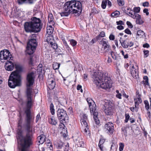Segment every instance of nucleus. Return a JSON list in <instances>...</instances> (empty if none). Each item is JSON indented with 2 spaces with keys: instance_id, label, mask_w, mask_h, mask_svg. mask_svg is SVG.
I'll return each mask as SVG.
<instances>
[{
  "instance_id": "obj_21",
  "label": "nucleus",
  "mask_w": 151,
  "mask_h": 151,
  "mask_svg": "<svg viewBox=\"0 0 151 151\" xmlns=\"http://www.w3.org/2000/svg\"><path fill=\"white\" fill-rule=\"evenodd\" d=\"M105 139L103 137H101L100 139L98 146L101 151H103V150L104 146L103 144L105 142Z\"/></svg>"
},
{
  "instance_id": "obj_56",
  "label": "nucleus",
  "mask_w": 151,
  "mask_h": 151,
  "mask_svg": "<svg viewBox=\"0 0 151 151\" xmlns=\"http://www.w3.org/2000/svg\"><path fill=\"white\" fill-rule=\"evenodd\" d=\"M116 23L117 25H122L124 24V23L121 20H120L119 21H117L116 22Z\"/></svg>"
},
{
  "instance_id": "obj_10",
  "label": "nucleus",
  "mask_w": 151,
  "mask_h": 151,
  "mask_svg": "<svg viewBox=\"0 0 151 151\" xmlns=\"http://www.w3.org/2000/svg\"><path fill=\"white\" fill-rule=\"evenodd\" d=\"M104 130L109 135L112 134L114 131L113 124L111 122L106 123L104 126Z\"/></svg>"
},
{
  "instance_id": "obj_49",
  "label": "nucleus",
  "mask_w": 151,
  "mask_h": 151,
  "mask_svg": "<svg viewBox=\"0 0 151 151\" xmlns=\"http://www.w3.org/2000/svg\"><path fill=\"white\" fill-rule=\"evenodd\" d=\"M121 52L122 55L124 56V57L125 59H127L128 58V55L127 54H124V52L123 50L121 51Z\"/></svg>"
},
{
  "instance_id": "obj_11",
  "label": "nucleus",
  "mask_w": 151,
  "mask_h": 151,
  "mask_svg": "<svg viewBox=\"0 0 151 151\" xmlns=\"http://www.w3.org/2000/svg\"><path fill=\"white\" fill-rule=\"evenodd\" d=\"M121 39L122 38L121 37L119 41L122 46L124 48H127L129 47H131L134 45V43L128 39L122 41Z\"/></svg>"
},
{
  "instance_id": "obj_13",
  "label": "nucleus",
  "mask_w": 151,
  "mask_h": 151,
  "mask_svg": "<svg viewBox=\"0 0 151 151\" xmlns=\"http://www.w3.org/2000/svg\"><path fill=\"white\" fill-rule=\"evenodd\" d=\"M99 44L101 45L104 49L106 50V52H108L109 51L110 46L108 42L105 39L103 38L100 42Z\"/></svg>"
},
{
  "instance_id": "obj_30",
  "label": "nucleus",
  "mask_w": 151,
  "mask_h": 151,
  "mask_svg": "<svg viewBox=\"0 0 151 151\" xmlns=\"http://www.w3.org/2000/svg\"><path fill=\"white\" fill-rule=\"evenodd\" d=\"M105 36V33L104 31L101 32L100 34L97 36L96 37V39L97 40H98L100 38V37H104Z\"/></svg>"
},
{
  "instance_id": "obj_43",
  "label": "nucleus",
  "mask_w": 151,
  "mask_h": 151,
  "mask_svg": "<svg viewBox=\"0 0 151 151\" xmlns=\"http://www.w3.org/2000/svg\"><path fill=\"white\" fill-rule=\"evenodd\" d=\"M70 43L73 46H75L77 44L76 41L73 40L72 39L70 40Z\"/></svg>"
},
{
  "instance_id": "obj_3",
  "label": "nucleus",
  "mask_w": 151,
  "mask_h": 151,
  "mask_svg": "<svg viewBox=\"0 0 151 151\" xmlns=\"http://www.w3.org/2000/svg\"><path fill=\"white\" fill-rule=\"evenodd\" d=\"M93 82L98 87L106 89L111 88L110 78L101 72H94L92 75Z\"/></svg>"
},
{
  "instance_id": "obj_8",
  "label": "nucleus",
  "mask_w": 151,
  "mask_h": 151,
  "mask_svg": "<svg viewBox=\"0 0 151 151\" xmlns=\"http://www.w3.org/2000/svg\"><path fill=\"white\" fill-rule=\"evenodd\" d=\"M57 116L62 124L65 123L68 119L66 111L63 109H58L57 111Z\"/></svg>"
},
{
  "instance_id": "obj_51",
  "label": "nucleus",
  "mask_w": 151,
  "mask_h": 151,
  "mask_svg": "<svg viewBox=\"0 0 151 151\" xmlns=\"http://www.w3.org/2000/svg\"><path fill=\"white\" fill-rule=\"evenodd\" d=\"M145 57H147L149 55V51L148 50H143Z\"/></svg>"
},
{
  "instance_id": "obj_46",
  "label": "nucleus",
  "mask_w": 151,
  "mask_h": 151,
  "mask_svg": "<svg viewBox=\"0 0 151 151\" xmlns=\"http://www.w3.org/2000/svg\"><path fill=\"white\" fill-rule=\"evenodd\" d=\"M125 122H127L130 119V116H129V114H126L125 115Z\"/></svg>"
},
{
  "instance_id": "obj_55",
  "label": "nucleus",
  "mask_w": 151,
  "mask_h": 151,
  "mask_svg": "<svg viewBox=\"0 0 151 151\" xmlns=\"http://www.w3.org/2000/svg\"><path fill=\"white\" fill-rule=\"evenodd\" d=\"M143 12L144 13H146V14L147 16H148L149 14L148 9H144L143 10Z\"/></svg>"
},
{
  "instance_id": "obj_9",
  "label": "nucleus",
  "mask_w": 151,
  "mask_h": 151,
  "mask_svg": "<svg viewBox=\"0 0 151 151\" xmlns=\"http://www.w3.org/2000/svg\"><path fill=\"white\" fill-rule=\"evenodd\" d=\"M89 107L90 109L91 113V115H93V118L96 123L97 124H99L100 123L99 120L98 119L97 116L98 112L96 110V105L93 104V105H91V103H89Z\"/></svg>"
},
{
  "instance_id": "obj_58",
  "label": "nucleus",
  "mask_w": 151,
  "mask_h": 151,
  "mask_svg": "<svg viewBox=\"0 0 151 151\" xmlns=\"http://www.w3.org/2000/svg\"><path fill=\"white\" fill-rule=\"evenodd\" d=\"M125 32L127 33L128 34H131V31L130 30L127 28L126 29L125 31Z\"/></svg>"
},
{
  "instance_id": "obj_52",
  "label": "nucleus",
  "mask_w": 151,
  "mask_h": 151,
  "mask_svg": "<svg viewBox=\"0 0 151 151\" xmlns=\"http://www.w3.org/2000/svg\"><path fill=\"white\" fill-rule=\"evenodd\" d=\"M47 147L48 148H49L50 150H52L53 147L51 143L50 142H48V144L47 145Z\"/></svg>"
},
{
  "instance_id": "obj_25",
  "label": "nucleus",
  "mask_w": 151,
  "mask_h": 151,
  "mask_svg": "<svg viewBox=\"0 0 151 151\" xmlns=\"http://www.w3.org/2000/svg\"><path fill=\"white\" fill-rule=\"evenodd\" d=\"M46 40L48 43L49 44L52 43L53 42H55L53 37L51 35H48L47 36Z\"/></svg>"
},
{
  "instance_id": "obj_59",
  "label": "nucleus",
  "mask_w": 151,
  "mask_h": 151,
  "mask_svg": "<svg viewBox=\"0 0 151 151\" xmlns=\"http://www.w3.org/2000/svg\"><path fill=\"white\" fill-rule=\"evenodd\" d=\"M106 1L108 6H109V7H111L112 5L111 2L109 0H106Z\"/></svg>"
},
{
  "instance_id": "obj_62",
  "label": "nucleus",
  "mask_w": 151,
  "mask_h": 151,
  "mask_svg": "<svg viewBox=\"0 0 151 151\" xmlns=\"http://www.w3.org/2000/svg\"><path fill=\"white\" fill-rule=\"evenodd\" d=\"M112 62V60L110 57H108V59L107 60V62L108 63H111Z\"/></svg>"
},
{
  "instance_id": "obj_47",
  "label": "nucleus",
  "mask_w": 151,
  "mask_h": 151,
  "mask_svg": "<svg viewBox=\"0 0 151 151\" xmlns=\"http://www.w3.org/2000/svg\"><path fill=\"white\" fill-rule=\"evenodd\" d=\"M29 64L31 66H33V60L32 57H31L29 59Z\"/></svg>"
},
{
  "instance_id": "obj_60",
  "label": "nucleus",
  "mask_w": 151,
  "mask_h": 151,
  "mask_svg": "<svg viewBox=\"0 0 151 151\" xmlns=\"http://www.w3.org/2000/svg\"><path fill=\"white\" fill-rule=\"evenodd\" d=\"M109 39L110 40H113L114 39V36L112 34H111L109 36Z\"/></svg>"
},
{
  "instance_id": "obj_40",
  "label": "nucleus",
  "mask_w": 151,
  "mask_h": 151,
  "mask_svg": "<svg viewBox=\"0 0 151 151\" xmlns=\"http://www.w3.org/2000/svg\"><path fill=\"white\" fill-rule=\"evenodd\" d=\"M116 92L117 94L116 95V97L119 98V99H122V93H120L118 90H116Z\"/></svg>"
},
{
  "instance_id": "obj_24",
  "label": "nucleus",
  "mask_w": 151,
  "mask_h": 151,
  "mask_svg": "<svg viewBox=\"0 0 151 151\" xmlns=\"http://www.w3.org/2000/svg\"><path fill=\"white\" fill-rule=\"evenodd\" d=\"M45 137V135L42 134L38 137L39 142L41 144H43L44 142L46 141Z\"/></svg>"
},
{
  "instance_id": "obj_28",
  "label": "nucleus",
  "mask_w": 151,
  "mask_h": 151,
  "mask_svg": "<svg viewBox=\"0 0 151 151\" xmlns=\"http://www.w3.org/2000/svg\"><path fill=\"white\" fill-rule=\"evenodd\" d=\"M137 36H139L140 38L144 37H145V33L143 31L141 30L137 31Z\"/></svg>"
},
{
  "instance_id": "obj_2",
  "label": "nucleus",
  "mask_w": 151,
  "mask_h": 151,
  "mask_svg": "<svg viewBox=\"0 0 151 151\" xmlns=\"http://www.w3.org/2000/svg\"><path fill=\"white\" fill-rule=\"evenodd\" d=\"M63 8L65 11L60 13L62 17L68 16L71 13H77L79 15L81 13L82 10L81 2L76 0H72L66 2Z\"/></svg>"
},
{
  "instance_id": "obj_7",
  "label": "nucleus",
  "mask_w": 151,
  "mask_h": 151,
  "mask_svg": "<svg viewBox=\"0 0 151 151\" xmlns=\"http://www.w3.org/2000/svg\"><path fill=\"white\" fill-rule=\"evenodd\" d=\"M103 105L105 108L104 111L106 114L109 115H113L114 113L113 108L114 104L112 101L105 100L104 102Z\"/></svg>"
},
{
  "instance_id": "obj_5",
  "label": "nucleus",
  "mask_w": 151,
  "mask_h": 151,
  "mask_svg": "<svg viewBox=\"0 0 151 151\" xmlns=\"http://www.w3.org/2000/svg\"><path fill=\"white\" fill-rule=\"evenodd\" d=\"M0 59L2 62L6 60L5 65V69L8 71L12 70L14 67V61L11 54L8 50H4L0 52Z\"/></svg>"
},
{
  "instance_id": "obj_57",
  "label": "nucleus",
  "mask_w": 151,
  "mask_h": 151,
  "mask_svg": "<svg viewBox=\"0 0 151 151\" xmlns=\"http://www.w3.org/2000/svg\"><path fill=\"white\" fill-rule=\"evenodd\" d=\"M40 118H41V117H40V113H39L36 116V122H37L39 120V119H40Z\"/></svg>"
},
{
  "instance_id": "obj_15",
  "label": "nucleus",
  "mask_w": 151,
  "mask_h": 151,
  "mask_svg": "<svg viewBox=\"0 0 151 151\" xmlns=\"http://www.w3.org/2000/svg\"><path fill=\"white\" fill-rule=\"evenodd\" d=\"M87 115L86 114H83L80 120L82 126L86 127L88 126V124L87 122Z\"/></svg>"
},
{
  "instance_id": "obj_34",
  "label": "nucleus",
  "mask_w": 151,
  "mask_h": 151,
  "mask_svg": "<svg viewBox=\"0 0 151 151\" xmlns=\"http://www.w3.org/2000/svg\"><path fill=\"white\" fill-rule=\"evenodd\" d=\"M143 79L145 81H143V82H144V84L145 85L149 86L148 77L147 76H145L144 77Z\"/></svg>"
},
{
  "instance_id": "obj_36",
  "label": "nucleus",
  "mask_w": 151,
  "mask_h": 151,
  "mask_svg": "<svg viewBox=\"0 0 151 151\" xmlns=\"http://www.w3.org/2000/svg\"><path fill=\"white\" fill-rule=\"evenodd\" d=\"M144 103L145 105V108L148 111L150 109V106L148 101L147 100L145 101H144Z\"/></svg>"
},
{
  "instance_id": "obj_18",
  "label": "nucleus",
  "mask_w": 151,
  "mask_h": 151,
  "mask_svg": "<svg viewBox=\"0 0 151 151\" xmlns=\"http://www.w3.org/2000/svg\"><path fill=\"white\" fill-rule=\"evenodd\" d=\"M36 49L35 48H33V47L27 45L26 52L29 55L33 54Z\"/></svg>"
},
{
  "instance_id": "obj_54",
  "label": "nucleus",
  "mask_w": 151,
  "mask_h": 151,
  "mask_svg": "<svg viewBox=\"0 0 151 151\" xmlns=\"http://www.w3.org/2000/svg\"><path fill=\"white\" fill-rule=\"evenodd\" d=\"M127 24L128 26L130 28H132L133 27L132 25L131 22L129 21H127Z\"/></svg>"
},
{
  "instance_id": "obj_42",
  "label": "nucleus",
  "mask_w": 151,
  "mask_h": 151,
  "mask_svg": "<svg viewBox=\"0 0 151 151\" xmlns=\"http://www.w3.org/2000/svg\"><path fill=\"white\" fill-rule=\"evenodd\" d=\"M137 110H136V107L134 106V107H130V110L132 112H134L135 111L136 112H137L138 111V110L139 109L138 106H137Z\"/></svg>"
},
{
  "instance_id": "obj_63",
  "label": "nucleus",
  "mask_w": 151,
  "mask_h": 151,
  "mask_svg": "<svg viewBox=\"0 0 151 151\" xmlns=\"http://www.w3.org/2000/svg\"><path fill=\"white\" fill-rule=\"evenodd\" d=\"M149 3L148 2H145L143 3V6H149Z\"/></svg>"
},
{
  "instance_id": "obj_64",
  "label": "nucleus",
  "mask_w": 151,
  "mask_h": 151,
  "mask_svg": "<svg viewBox=\"0 0 151 151\" xmlns=\"http://www.w3.org/2000/svg\"><path fill=\"white\" fill-rule=\"evenodd\" d=\"M136 96L137 98L140 97V95L139 94V92L138 91H137L136 93Z\"/></svg>"
},
{
  "instance_id": "obj_33",
  "label": "nucleus",
  "mask_w": 151,
  "mask_h": 151,
  "mask_svg": "<svg viewBox=\"0 0 151 151\" xmlns=\"http://www.w3.org/2000/svg\"><path fill=\"white\" fill-rule=\"evenodd\" d=\"M17 1L19 4H21L26 3H29V0H17Z\"/></svg>"
},
{
  "instance_id": "obj_53",
  "label": "nucleus",
  "mask_w": 151,
  "mask_h": 151,
  "mask_svg": "<svg viewBox=\"0 0 151 151\" xmlns=\"http://www.w3.org/2000/svg\"><path fill=\"white\" fill-rule=\"evenodd\" d=\"M121 92L122 93V95L124 97H125L127 99L128 98L129 96L126 95L124 91H121Z\"/></svg>"
},
{
  "instance_id": "obj_45",
  "label": "nucleus",
  "mask_w": 151,
  "mask_h": 151,
  "mask_svg": "<svg viewBox=\"0 0 151 151\" xmlns=\"http://www.w3.org/2000/svg\"><path fill=\"white\" fill-rule=\"evenodd\" d=\"M119 150L120 151H122L124 147V145L123 143H120L119 144Z\"/></svg>"
},
{
  "instance_id": "obj_4",
  "label": "nucleus",
  "mask_w": 151,
  "mask_h": 151,
  "mask_svg": "<svg viewBox=\"0 0 151 151\" xmlns=\"http://www.w3.org/2000/svg\"><path fill=\"white\" fill-rule=\"evenodd\" d=\"M24 26L26 32L37 33L40 31L42 25L39 18L33 17L32 18L30 22H25Z\"/></svg>"
},
{
  "instance_id": "obj_19",
  "label": "nucleus",
  "mask_w": 151,
  "mask_h": 151,
  "mask_svg": "<svg viewBox=\"0 0 151 151\" xmlns=\"http://www.w3.org/2000/svg\"><path fill=\"white\" fill-rule=\"evenodd\" d=\"M48 122L50 124L55 126L57 124V120L55 119L54 117L53 116L49 118Z\"/></svg>"
},
{
  "instance_id": "obj_23",
  "label": "nucleus",
  "mask_w": 151,
  "mask_h": 151,
  "mask_svg": "<svg viewBox=\"0 0 151 151\" xmlns=\"http://www.w3.org/2000/svg\"><path fill=\"white\" fill-rule=\"evenodd\" d=\"M130 72L131 74L133 77H136L138 75V70L135 69L133 66L132 67Z\"/></svg>"
},
{
  "instance_id": "obj_35",
  "label": "nucleus",
  "mask_w": 151,
  "mask_h": 151,
  "mask_svg": "<svg viewBox=\"0 0 151 151\" xmlns=\"http://www.w3.org/2000/svg\"><path fill=\"white\" fill-rule=\"evenodd\" d=\"M127 11L126 12V14L128 15L130 17H132V16H132V14H131L130 13H132V15H134V13H133L132 12H133V11L130 8H128L127 9Z\"/></svg>"
},
{
  "instance_id": "obj_61",
  "label": "nucleus",
  "mask_w": 151,
  "mask_h": 151,
  "mask_svg": "<svg viewBox=\"0 0 151 151\" xmlns=\"http://www.w3.org/2000/svg\"><path fill=\"white\" fill-rule=\"evenodd\" d=\"M117 28L120 30L123 29H124V27L121 25L118 26L117 27Z\"/></svg>"
},
{
  "instance_id": "obj_38",
  "label": "nucleus",
  "mask_w": 151,
  "mask_h": 151,
  "mask_svg": "<svg viewBox=\"0 0 151 151\" xmlns=\"http://www.w3.org/2000/svg\"><path fill=\"white\" fill-rule=\"evenodd\" d=\"M98 11L95 8H93L91 10V12L90 13L91 14H95L98 13Z\"/></svg>"
},
{
  "instance_id": "obj_20",
  "label": "nucleus",
  "mask_w": 151,
  "mask_h": 151,
  "mask_svg": "<svg viewBox=\"0 0 151 151\" xmlns=\"http://www.w3.org/2000/svg\"><path fill=\"white\" fill-rule=\"evenodd\" d=\"M48 82V88L50 90H52L54 88L55 85V83L54 79L52 80H49Z\"/></svg>"
},
{
  "instance_id": "obj_14",
  "label": "nucleus",
  "mask_w": 151,
  "mask_h": 151,
  "mask_svg": "<svg viewBox=\"0 0 151 151\" xmlns=\"http://www.w3.org/2000/svg\"><path fill=\"white\" fill-rule=\"evenodd\" d=\"M32 37L34 38L33 39H30L29 40L28 42L27 43V45L32 47H33V48H36L37 45L36 43V40L34 38L36 37V35L35 34H33L32 35Z\"/></svg>"
},
{
  "instance_id": "obj_44",
  "label": "nucleus",
  "mask_w": 151,
  "mask_h": 151,
  "mask_svg": "<svg viewBox=\"0 0 151 151\" xmlns=\"http://www.w3.org/2000/svg\"><path fill=\"white\" fill-rule=\"evenodd\" d=\"M140 8L139 7H134V8L133 12L137 13L140 12Z\"/></svg>"
},
{
  "instance_id": "obj_22",
  "label": "nucleus",
  "mask_w": 151,
  "mask_h": 151,
  "mask_svg": "<svg viewBox=\"0 0 151 151\" xmlns=\"http://www.w3.org/2000/svg\"><path fill=\"white\" fill-rule=\"evenodd\" d=\"M53 17L52 14H49L48 16V22L49 24H51L53 26L55 24V22L53 20Z\"/></svg>"
},
{
  "instance_id": "obj_41",
  "label": "nucleus",
  "mask_w": 151,
  "mask_h": 151,
  "mask_svg": "<svg viewBox=\"0 0 151 151\" xmlns=\"http://www.w3.org/2000/svg\"><path fill=\"white\" fill-rule=\"evenodd\" d=\"M51 46L54 49H56L58 48L57 45L56 43H55V42H53L52 43H51L50 44Z\"/></svg>"
},
{
  "instance_id": "obj_12",
  "label": "nucleus",
  "mask_w": 151,
  "mask_h": 151,
  "mask_svg": "<svg viewBox=\"0 0 151 151\" xmlns=\"http://www.w3.org/2000/svg\"><path fill=\"white\" fill-rule=\"evenodd\" d=\"M132 13H134V15H132V13H131L132 14V17L133 19H136V23L137 24H142L144 22L141 18V16L139 14L135 13L134 12H132Z\"/></svg>"
},
{
  "instance_id": "obj_37",
  "label": "nucleus",
  "mask_w": 151,
  "mask_h": 151,
  "mask_svg": "<svg viewBox=\"0 0 151 151\" xmlns=\"http://www.w3.org/2000/svg\"><path fill=\"white\" fill-rule=\"evenodd\" d=\"M107 5V3L106 0H103L102 1L101 6L103 9H105L106 8V6Z\"/></svg>"
},
{
  "instance_id": "obj_26",
  "label": "nucleus",
  "mask_w": 151,
  "mask_h": 151,
  "mask_svg": "<svg viewBox=\"0 0 151 151\" xmlns=\"http://www.w3.org/2000/svg\"><path fill=\"white\" fill-rule=\"evenodd\" d=\"M52 25L49 24L47 27V32L48 35H51L53 32V29L52 27Z\"/></svg>"
},
{
  "instance_id": "obj_16",
  "label": "nucleus",
  "mask_w": 151,
  "mask_h": 151,
  "mask_svg": "<svg viewBox=\"0 0 151 151\" xmlns=\"http://www.w3.org/2000/svg\"><path fill=\"white\" fill-rule=\"evenodd\" d=\"M15 68L16 70L15 71H14L12 73H16L18 75H19L20 78H21V77L20 73L23 70V67L22 66L19 65H15Z\"/></svg>"
},
{
  "instance_id": "obj_29",
  "label": "nucleus",
  "mask_w": 151,
  "mask_h": 151,
  "mask_svg": "<svg viewBox=\"0 0 151 151\" xmlns=\"http://www.w3.org/2000/svg\"><path fill=\"white\" fill-rule=\"evenodd\" d=\"M50 108L51 114L52 115H54L55 114V109L54 105L52 103H51L50 106Z\"/></svg>"
},
{
  "instance_id": "obj_32",
  "label": "nucleus",
  "mask_w": 151,
  "mask_h": 151,
  "mask_svg": "<svg viewBox=\"0 0 151 151\" xmlns=\"http://www.w3.org/2000/svg\"><path fill=\"white\" fill-rule=\"evenodd\" d=\"M60 64L57 63H55L53 64L52 65L53 69L57 70L59 69L60 67Z\"/></svg>"
},
{
  "instance_id": "obj_39",
  "label": "nucleus",
  "mask_w": 151,
  "mask_h": 151,
  "mask_svg": "<svg viewBox=\"0 0 151 151\" xmlns=\"http://www.w3.org/2000/svg\"><path fill=\"white\" fill-rule=\"evenodd\" d=\"M117 2L119 6H123L124 5V3L123 0H117Z\"/></svg>"
},
{
  "instance_id": "obj_31",
  "label": "nucleus",
  "mask_w": 151,
  "mask_h": 151,
  "mask_svg": "<svg viewBox=\"0 0 151 151\" xmlns=\"http://www.w3.org/2000/svg\"><path fill=\"white\" fill-rule=\"evenodd\" d=\"M120 14L119 11H116L113 12L111 14V16L112 17H117Z\"/></svg>"
},
{
  "instance_id": "obj_48",
  "label": "nucleus",
  "mask_w": 151,
  "mask_h": 151,
  "mask_svg": "<svg viewBox=\"0 0 151 151\" xmlns=\"http://www.w3.org/2000/svg\"><path fill=\"white\" fill-rule=\"evenodd\" d=\"M111 55L112 58L114 60H116L117 59V57L115 55L114 53L111 51Z\"/></svg>"
},
{
  "instance_id": "obj_6",
  "label": "nucleus",
  "mask_w": 151,
  "mask_h": 151,
  "mask_svg": "<svg viewBox=\"0 0 151 151\" xmlns=\"http://www.w3.org/2000/svg\"><path fill=\"white\" fill-rule=\"evenodd\" d=\"M16 73H12L9 77L8 84L11 88H14L16 86H20L21 78L19 75Z\"/></svg>"
},
{
  "instance_id": "obj_50",
  "label": "nucleus",
  "mask_w": 151,
  "mask_h": 151,
  "mask_svg": "<svg viewBox=\"0 0 151 151\" xmlns=\"http://www.w3.org/2000/svg\"><path fill=\"white\" fill-rule=\"evenodd\" d=\"M42 64H39L37 67V70L38 71L41 72L42 71Z\"/></svg>"
},
{
  "instance_id": "obj_27",
  "label": "nucleus",
  "mask_w": 151,
  "mask_h": 151,
  "mask_svg": "<svg viewBox=\"0 0 151 151\" xmlns=\"http://www.w3.org/2000/svg\"><path fill=\"white\" fill-rule=\"evenodd\" d=\"M134 106L136 107V110H137V106H139V104L141 103L142 102V100L140 97L136 98L134 99Z\"/></svg>"
},
{
  "instance_id": "obj_1",
  "label": "nucleus",
  "mask_w": 151,
  "mask_h": 151,
  "mask_svg": "<svg viewBox=\"0 0 151 151\" xmlns=\"http://www.w3.org/2000/svg\"><path fill=\"white\" fill-rule=\"evenodd\" d=\"M35 78V73L33 72L28 73L27 76V109L25 111L26 114L25 122L22 126V128L27 131V132L25 135L23 136L22 131L21 129H18L16 135L17 141L20 142L21 151H29V147L32 144V133L34 117L32 118L30 109L34 101L32 98V89L30 87L33 84Z\"/></svg>"
},
{
  "instance_id": "obj_17",
  "label": "nucleus",
  "mask_w": 151,
  "mask_h": 151,
  "mask_svg": "<svg viewBox=\"0 0 151 151\" xmlns=\"http://www.w3.org/2000/svg\"><path fill=\"white\" fill-rule=\"evenodd\" d=\"M76 143H77L78 145L80 147H84V143L82 139L80 137H78L77 139H75Z\"/></svg>"
}]
</instances>
